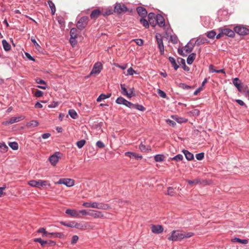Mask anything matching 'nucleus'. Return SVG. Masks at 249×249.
<instances>
[{
	"instance_id": "nucleus-1",
	"label": "nucleus",
	"mask_w": 249,
	"mask_h": 249,
	"mask_svg": "<svg viewBox=\"0 0 249 249\" xmlns=\"http://www.w3.org/2000/svg\"><path fill=\"white\" fill-rule=\"evenodd\" d=\"M28 184L34 187H36L40 188L41 187H44L46 186L50 187V184L49 183V181L47 180H43L39 179L37 180H30Z\"/></svg>"
},
{
	"instance_id": "nucleus-2",
	"label": "nucleus",
	"mask_w": 249,
	"mask_h": 249,
	"mask_svg": "<svg viewBox=\"0 0 249 249\" xmlns=\"http://www.w3.org/2000/svg\"><path fill=\"white\" fill-rule=\"evenodd\" d=\"M184 238L183 236V232L179 231H173L171 235L168 237V239L170 241H180Z\"/></svg>"
},
{
	"instance_id": "nucleus-3",
	"label": "nucleus",
	"mask_w": 249,
	"mask_h": 249,
	"mask_svg": "<svg viewBox=\"0 0 249 249\" xmlns=\"http://www.w3.org/2000/svg\"><path fill=\"white\" fill-rule=\"evenodd\" d=\"M158 48L160 50V53L163 55L164 53V47L163 43L162 37L161 34L157 33L155 36Z\"/></svg>"
},
{
	"instance_id": "nucleus-4",
	"label": "nucleus",
	"mask_w": 249,
	"mask_h": 249,
	"mask_svg": "<svg viewBox=\"0 0 249 249\" xmlns=\"http://www.w3.org/2000/svg\"><path fill=\"white\" fill-rule=\"evenodd\" d=\"M235 33L240 36H246L249 34V29L241 25H238L234 28Z\"/></svg>"
},
{
	"instance_id": "nucleus-5",
	"label": "nucleus",
	"mask_w": 249,
	"mask_h": 249,
	"mask_svg": "<svg viewBox=\"0 0 249 249\" xmlns=\"http://www.w3.org/2000/svg\"><path fill=\"white\" fill-rule=\"evenodd\" d=\"M89 21V18L87 16L81 17L77 23V28L80 30H82L87 26Z\"/></svg>"
},
{
	"instance_id": "nucleus-6",
	"label": "nucleus",
	"mask_w": 249,
	"mask_h": 249,
	"mask_svg": "<svg viewBox=\"0 0 249 249\" xmlns=\"http://www.w3.org/2000/svg\"><path fill=\"white\" fill-rule=\"evenodd\" d=\"M128 11V9L124 4L116 3L114 7V11L118 14L125 13Z\"/></svg>"
},
{
	"instance_id": "nucleus-7",
	"label": "nucleus",
	"mask_w": 249,
	"mask_h": 249,
	"mask_svg": "<svg viewBox=\"0 0 249 249\" xmlns=\"http://www.w3.org/2000/svg\"><path fill=\"white\" fill-rule=\"evenodd\" d=\"M103 69V66L101 62L96 63L90 73V75L93 74H99Z\"/></svg>"
},
{
	"instance_id": "nucleus-8",
	"label": "nucleus",
	"mask_w": 249,
	"mask_h": 249,
	"mask_svg": "<svg viewBox=\"0 0 249 249\" xmlns=\"http://www.w3.org/2000/svg\"><path fill=\"white\" fill-rule=\"evenodd\" d=\"M57 183L64 184L67 187H71L74 184V180L71 178H61Z\"/></svg>"
},
{
	"instance_id": "nucleus-9",
	"label": "nucleus",
	"mask_w": 249,
	"mask_h": 249,
	"mask_svg": "<svg viewBox=\"0 0 249 249\" xmlns=\"http://www.w3.org/2000/svg\"><path fill=\"white\" fill-rule=\"evenodd\" d=\"M147 17L148 21L151 26L153 27H155L156 25V15L153 12H151L149 13Z\"/></svg>"
},
{
	"instance_id": "nucleus-10",
	"label": "nucleus",
	"mask_w": 249,
	"mask_h": 249,
	"mask_svg": "<svg viewBox=\"0 0 249 249\" xmlns=\"http://www.w3.org/2000/svg\"><path fill=\"white\" fill-rule=\"evenodd\" d=\"M66 213L74 218H81V216L79 214L78 211L73 209H67L65 212Z\"/></svg>"
},
{
	"instance_id": "nucleus-11",
	"label": "nucleus",
	"mask_w": 249,
	"mask_h": 249,
	"mask_svg": "<svg viewBox=\"0 0 249 249\" xmlns=\"http://www.w3.org/2000/svg\"><path fill=\"white\" fill-rule=\"evenodd\" d=\"M151 231L152 232L156 234H160L163 232V228L161 225H152L151 226Z\"/></svg>"
},
{
	"instance_id": "nucleus-12",
	"label": "nucleus",
	"mask_w": 249,
	"mask_h": 249,
	"mask_svg": "<svg viewBox=\"0 0 249 249\" xmlns=\"http://www.w3.org/2000/svg\"><path fill=\"white\" fill-rule=\"evenodd\" d=\"M156 25L158 24L160 27L165 26V19L160 14L156 15Z\"/></svg>"
},
{
	"instance_id": "nucleus-13",
	"label": "nucleus",
	"mask_w": 249,
	"mask_h": 249,
	"mask_svg": "<svg viewBox=\"0 0 249 249\" xmlns=\"http://www.w3.org/2000/svg\"><path fill=\"white\" fill-rule=\"evenodd\" d=\"M22 116L13 117L11 118L9 120L4 121L2 123V124L5 125H7L9 124H13L15 123L18 122Z\"/></svg>"
},
{
	"instance_id": "nucleus-14",
	"label": "nucleus",
	"mask_w": 249,
	"mask_h": 249,
	"mask_svg": "<svg viewBox=\"0 0 249 249\" xmlns=\"http://www.w3.org/2000/svg\"><path fill=\"white\" fill-rule=\"evenodd\" d=\"M136 11H137L138 14L141 18H146V17L147 15V12L145 8L142 7V6H138L136 8Z\"/></svg>"
},
{
	"instance_id": "nucleus-15",
	"label": "nucleus",
	"mask_w": 249,
	"mask_h": 249,
	"mask_svg": "<svg viewBox=\"0 0 249 249\" xmlns=\"http://www.w3.org/2000/svg\"><path fill=\"white\" fill-rule=\"evenodd\" d=\"M67 227L70 228H75L78 229H82L85 227L82 224L78 223L74 221L68 223Z\"/></svg>"
},
{
	"instance_id": "nucleus-16",
	"label": "nucleus",
	"mask_w": 249,
	"mask_h": 249,
	"mask_svg": "<svg viewBox=\"0 0 249 249\" xmlns=\"http://www.w3.org/2000/svg\"><path fill=\"white\" fill-rule=\"evenodd\" d=\"M101 11L99 9H96L92 11L90 15V18L91 19H96L100 15H101Z\"/></svg>"
},
{
	"instance_id": "nucleus-17",
	"label": "nucleus",
	"mask_w": 249,
	"mask_h": 249,
	"mask_svg": "<svg viewBox=\"0 0 249 249\" xmlns=\"http://www.w3.org/2000/svg\"><path fill=\"white\" fill-rule=\"evenodd\" d=\"M89 212H90L89 213V215H90L94 218H102L104 217V215L102 214V213L101 212L99 211H96L94 210H90Z\"/></svg>"
},
{
	"instance_id": "nucleus-18",
	"label": "nucleus",
	"mask_w": 249,
	"mask_h": 249,
	"mask_svg": "<svg viewBox=\"0 0 249 249\" xmlns=\"http://www.w3.org/2000/svg\"><path fill=\"white\" fill-rule=\"evenodd\" d=\"M222 33H224V35H225L229 37H232L235 35L234 30L233 31L229 28H222Z\"/></svg>"
},
{
	"instance_id": "nucleus-19",
	"label": "nucleus",
	"mask_w": 249,
	"mask_h": 249,
	"mask_svg": "<svg viewBox=\"0 0 249 249\" xmlns=\"http://www.w3.org/2000/svg\"><path fill=\"white\" fill-rule=\"evenodd\" d=\"M193 40L194 39H192L184 47L185 51L187 53H191L195 47V44L192 42Z\"/></svg>"
},
{
	"instance_id": "nucleus-20",
	"label": "nucleus",
	"mask_w": 249,
	"mask_h": 249,
	"mask_svg": "<svg viewBox=\"0 0 249 249\" xmlns=\"http://www.w3.org/2000/svg\"><path fill=\"white\" fill-rule=\"evenodd\" d=\"M36 83L38 84L43 85V86L38 85L37 86V88L42 89H47V83L44 80L40 78H37L36 79Z\"/></svg>"
},
{
	"instance_id": "nucleus-21",
	"label": "nucleus",
	"mask_w": 249,
	"mask_h": 249,
	"mask_svg": "<svg viewBox=\"0 0 249 249\" xmlns=\"http://www.w3.org/2000/svg\"><path fill=\"white\" fill-rule=\"evenodd\" d=\"M208 42V41L207 38L203 37H199L196 39L194 44H195V46H199L200 45L207 43Z\"/></svg>"
},
{
	"instance_id": "nucleus-22",
	"label": "nucleus",
	"mask_w": 249,
	"mask_h": 249,
	"mask_svg": "<svg viewBox=\"0 0 249 249\" xmlns=\"http://www.w3.org/2000/svg\"><path fill=\"white\" fill-rule=\"evenodd\" d=\"M124 154L125 156L128 157L130 158H135L137 160L142 159V156L141 155H139L132 152H125Z\"/></svg>"
},
{
	"instance_id": "nucleus-23",
	"label": "nucleus",
	"mask_w": 249,
	"mask_h": 249,
	"mask_svg": "<svg viewBox=\"0 0 249 249\" xmlns=\"http://www.w3.org/2000/svg\"><path fill=\"white\" fill-rule=\"evenodd\" d=\"M49 160L51 163L54 166L58 162L59 157L56 155V154L55 153L53 155L49 157Z\"/></svg>"
},
{
	"instance_id": "nucleus-24",
	"label": "nucleus",
	"mask_w": 249,
	"mask_h": 249,
	"mask_svg": "<svg viewBox=\"0 0 249 249\" xmlns=\"http://www.w3.org/2000/svg\"><path fill=\"white\" fill-rule=\"evenodd\" d=\"M221 13L220 15L219 16V21H226L229 18V16L228 15V12L226 11H221L220 12Z\"/></svg>"
},
{
	"instance_id": "nucleus-25",
	"label": "nucleus",
	"mask_w": 249,
	"mask_h": 249,
	"mask_svg": "<svg viewBox=\"0 0 249 249\" xmlns=\"http://www.w3.org/2000/svg\"><path fill=\"white\" fill-rule=\"evenodd\" d=\"M178 63L182 65V68L184 71H188L190 70V68L186 65L185 61L184 59L178 57Z\"/></svg>"
},
{
	"instance_id": "nucleus-26",
	"label": "nucleus",
	"mask_w": 249,
	"mask_h": 249,
	"mask_svg": "<svg viewBox=\"0 0 249 249\" xmlns=\"http://www.w3.org/2000/svg\"><path fill=\"white\" fill-rule=\"evenodd\" d=\"M182 152L184 154V155H185L186 159L188 160H194V155L192 153H191L189 151H188L187 150H183Z\"/></svg>"
},
{
	"instance_id": "nucleus-27",
	"label": "nucleus",
	"mask_w": 249,
	"mask_h": 249,
	"mask_svg": "<svg viewBox=\"0 0 249 249\" xmlns=\"http://www.w3.org/2000/svg\"><path fill=\"white\" fill-rule=\"evenodd\" d=\"M109 208V206L104 203H96V209L107 210Z\"/></svg>"
},
{
	"instance_id": "nucleus-28",
	"label": "nucleus",
	"mask_w": 249,
	"mask_h": 249,
	"mask_svg": "<svg viewBox=\"0 0 249 249\" xmlns=\"http://www.w3.org/2000/svg\"><path fill=\"white\" fill-rule=\"evenodd\" d=\"M233 84L234 86L237 89L238 91H240V88L242 86L240 79L238 78H235L233 80Z\"/></svg>"
},
{
	"instance_id": "nucleus-29",
	"label": "nucleus",
	"mask_w": 249,
	"mask_h": 249,
	"mask_svg": "<svg viewBox=\"0 0 249 249\" xmlns=\"http://www.w3.org/2000/svg\"><path fill=\"white\" fill-rule=\"evenodd\" d=\"M168 59L170 62L171 63L172 66L174 67V70H177L179 68V66L176 63L175 58L172 56H169Z\"/></svg>"
},
{
	"instance_id": "nucleus-30",
	"label": "nucleus",
	"mask_w": 249,
	"mask_h": 249,
	"mask_svg": "<svg viewBox=\"0 0 249 249\" xmlns=\"http://www.w3.org/2000/svg\"><path fill=\"white\" fill-rule=\"evenodd\" d=\"M240 92L242 93L246 97L249 96V90L247 86L243 87L242 85L240 88Z\"/></svg>"
},
{
	"instance_id": "nucleus-31",
	"label": "nucleus",
	"mask_w": 249,
	"mask_h": 249,
	"mask_svg": "<svg viewBox=\"0 0 249 249\" xmlns=\"http://www.w3.org/2000/svg\"><path fill=\"white\" fill-rule=\"evenodd\" d=\"M139 148L141 150V151L142 152H149L151 150V147L150 146H145V145L143 144L142 143H141L139 145Z\"/></svg>"
},
{
	"instance_id": "nucleus-32",
	"label": "nucleus",
	"mask_w": 249,
	"mask_h": 249,
	"mask_svg": "<svg viewBox=\"0 0 249 249\" xmlns=\"http://www.w3.org/2000/svg\"><path fill=\"white\" fill-rule=\"evenodd\" d=\"M111 95V93L105 94H101L99 97L97 98L96 101L98 102H101L103 100H105L106 99L109 98Z\"/></svg>"
},
{
	"instance_id": "nucleus-33",
	"label": "nucleus",
	"mask_w": 249,
	"mask_h": 249,
	"mask_svg": "<svg viewBox=\"0 0 249 249\" xmlns=\"http://www.w3.org/2000/svg\"><path fill=\"white\" fill-rule=\"evenodd\" d=\"M57 21L61 29H64L65 26V21L64 18L61 16H58L57 18Z\"/></svg>"
},
{
	"instance_id": "nucleus-34",
	"label": "nucleus",
	"mask_w": 249,
	"mask_h": 249,
	"mask_svg": "<svg viewBox=\"0 0 249 249\" xmlns=\"http://www.w3.org/2000/svg\"><path fill=\"white\" fill-rule=\"evenodd\" d=\"M96 203L95 202H84L83 203V206L86 208H96Z\"/></svg>"
},
{
	"instance_id": "nucleus-35",
	"label": "nucleus",
	"mask_w": 249,
	"mask_h": 249,
	"mask_svg": "<svg viewBox=\"0 0 249 249\" xmlns=\"http://www.w3.org/2000/svg\"><path fill=\"white\" fill-rule=\"evenodd\" d=\"M196 58V53H192L190 54L187 58V63L189 65H191L193 63V61Z\"/></svg>"
},
{
	"instance_id": "nucleus-36",
	"label": "nucleus",
	"mask_w": 249,
	"mask_h": 249,
	"mask_svg": "<svg viewBox=\"0 0 249 249\" xmlns=\"http://www.w3.org/2000/svg\"><path fill=\"white\" fill-rule=\"evenodd\" d=\"M2 44L3 49L5 51H8L11 50V47L10 45L5 39L2 40Z\"/></svg>"
},
{
	"instance_id": "nucleus-37",
	"label": "nucleus",
	"mask_w": 249,
	"mask_h": 249,
	"mask_svg": "<svg viewBox=\"0 0 249 249\" xmlns=\"http://www.w3.org/2000/svg\"><path fill=\"white\" fill-rule=\"evenodd\" d=\"M48 5H49L51 10L52 14L53 15H54L55 14V11H56V8H55V6L54 4L51 0H49L48 1Z\"/></svg>"
},
{
	"instance_id": "nucleus-38",
	"label": "nucleus",
	"mask_w": 249,
	"mask_h": 249,
	"mask_svg": "<svg viewBox=\"0 0 249 249\" xmlns=\"http://www.w3.org/2000/svg\"><path fill=\"white\" fill-rule=\"evenodd\" d=\"M172 117L176 120L178 123H186L187 122V119L184 118L178 117L177 116H172Z\"/></svg>"
},
{
	"instance_id": "nucleus-39",
	"label": "nucleus",
	"mask_w": 249,
	"mask_h": 249,
	"mask_svg": "<svg viewBox=\"0 0 249 249\" xmlns=\"http://www.w3.org/2000/svg\"><path fill=\"white\" fill-rule=\"evenodd\" d=\"M140 22L145 28H149L150 23L149 21L145 19V18H141Z\"/></svg>"
},
{
	"instance_id": "nucleus-40",
	"label": "nucleus",
	"mask_w": 249,
	"mask_h": 249,
	"mask_svg": "<svg viewBox=\"0 0 249 249\" xmlns=\"http://www.w3.org/2000/svg\"><path fill=\"white\" fill-rule=\"evenodd\" d=\"M38 125V122L36 120H32L27 123V126L28 127H36Z\"/></svg>"
},
{
	"instance_id": "nucleus-41",
	"label": "nucleus",
	"mask_w": 249,
	"mask_h": 249,
	"mask_svg": "<svg viewBox=\"0 0 249 249\" xmlns=\"http://www.w3.org/2000/svg\"><path fill=\"white\" fill-rule=\"evenodd\" d=\"M232 241L233 242H238L243 244H247L248 243V239H241L237 237H235L232 239Z\"/></svg>"
},
{
	"instance_id": "nucleus-42",
	"label": "nucleus",
	"mask_w": 249,
	"mask_h": 249,
	"mask_svg": "<svg viewBox=\"0 0 249 249\" xmlns=\"http://www.w3.org/2000/svg\"><path fill=\"white\" fill-rule=\"evenodd\" d=\"M102 14L101 15L104 17L108 16L113 14V10L110 9H107L105 11H101Z\"/></svg>"
},
{
	"instance_id": "nucleus-43",
	"label": "nucleus",
	"mask_w": 249,
	"mask_h": 249,
	"mask_svg": "<svg viewBox=\"0 0 249 249\" xmlns=\"http://www.w3.org/2000/svg\"><path fill=\"white\" fill-rule=\"evenodd\" d=\"M164 156L162 154H158L154 156L155 160L156 162H161L164 160Z\"/></svg>"
},
{
	"instance_id": "nucleus-44",
	"label": "nucleus",
	"mask_w": 249,
	"mask_h": 249,
	"mask_svg": "<svg viewBox=\"0 0 249 249\" xmlns=\"http://www.w3.org/2000/svg\"><path fill=\"white\" fill-rule=\"evenodd\" d=\"M69 114L71 117L73 119H76L78 117V115L74 109H70L69 110Z\"/></svg>"
},
{
	"instance_id": "nucleus-45",
	"label": "nucleus",
	"mask_w": 249,
	"mask_h": 249,
	"mask_svg": "<svg viewBox=\"0 0 249 249\" xmlns=\"http://www.w3.org/2000/svg\"><path fill=\"white\" fill-rule=\"evenodd\" d=\"M34 241L39 243L42 247H44L47 243V240H43L41 238H35Z\"/></svg>"
},
{
	"instance_id": "nucleus-46",
	"label": "nucleus",
	"mask_w": 249,
	"mask_h": 249,
	"mask_svg": "<svg viewBox=\"0 0 249 249\" xmlns=\"http://www.w3.org/2000/svg\"><path fill=\"white\" fill-rule=\"evenodd\" d=\"M77 30L75 28H72L70 31V37H77Z\"/></svg>"
},
{
	"instance_id": "nucleus-47",
	"label": "nucleus",
	"mask_w": 249,
	"mask_h": 249,
	"mask_svg": "<svg viewBox=\"0 0 249 249\" xmlns=\"http://www.w3.org/2000/svg\"><path fill=\"white\" fill-rule=\"evenodd\" d=\"M207 36L210 39H213L216 36V32L213 30L208 32L206 34Z\"/></svg>"
},
{
	"instance_id": "nucleus-48",
	"label": "nucleus",
	"mask_w": 249,
	"mask_h": 249,
	"mask_svg": "<svg viewBox=\"0 0 249 249\" xmlns=\"http://www.w3.org/2000/svg\"><path fill=\"white\" fill-rule=\"evenodd\" d=\"M133 108L141 111H144L146 109L145 107H144L143 106L138 104H134Z\"/></svg>"
},
{
	"instance_id": "nucleus-49",
	"label": "nucleus",
	"mask_w": 249,
	"mask_h": 249,
	"mask_svg": "<svg viewBox=\"0 0 249 249\" xmlns=\"http://www.w3.org/2000/svg\"><path fill=\"white\" fill-rule=\"evenodd\" d=\"M183 159V157L181 154H178L172 158V160L177 161H181Z\"/></svg>"
},
{
	"instance_id": "nucleus-50",
	"label": "nucleus",
	"mask_w": 249,
	"mask_h": 249,
	"mask_svg": "<svg viewBox=\"0 0 249 249\" xmlns=\"http://www.w3.org/2000/svg\"><path fill=\"white\" fill-rule=\"evenodd\" d=\"M129 92H127V96H126L128 98H131L132 97L135 96L136 94L134 92V88H130L129 89Z\"/></svg>"
},
{
	"instance_id": "nucleus-51",
	"label": "nucleus",
	"mask_w": 249,
	"mask_h": 249,
	"mask_svg": "<svg viewBox=\"0 0 249 249\" xmlns=\"http://www.w3.org/2000/svg\"><path fill=\"white\" fill-rule=\"evenodd\" d=\"M9 145L13 150H17L18 148V143L15 142H10Z\"/></svg>"
},
{
	"instance_id": "nucleus-52",
	"label": "nucleus",
	"mask_w": 249,
	"mask_h": 249,
	"mask_svg": "<svg viewBox=\"0 0 249 249\" xmlns=\"http://www.w3.org/2000/svg\"><path fill=\"white\" fill-rule=\"evenodd\" d=\"M126 99H125L124 98L122 97H119L117 98L116 100V103L120 105H124Z\"/></svg>"
},
{
	"instance_id": "nucleus-53",
	"label": "nucleus",
	"mask_w": 249,
	"mask_h": 249,
	"mask_svg": "<svg viewBox=\"0 0 249 249\" xmlns=\"http://www.w3.org/2000/svg\"><path fill=\"white\" fill-rule=\"evenodd\" d=\"M175 194V193L174 191V188L171 187H168L167 188V192L166 193V195H169L170 196H173Z\"/></svg>"
},
{
	"instance_id": "nucleus-54",
	"label": "nucleus",
	"mask_w": 249,
	"mask_h": 249,
	"mask_svg": "<svg viewBox=\"0 0 249 249\" xmlns=\"http://www.w3.org/2000/svg\"><path fill=\"white\" fill-rule=\"evenodd\" d=\"M86 141L85 140H81L78 141L76 142V145L79 148H82L86 143Z\"/></svg>"
},
{
	"instance_id": "nucleus-55",
	"label": "nucleus",
	"mask_w": 249,
	"mask_h": 249,
	"mask_svg": "<svg viewBox=\"0 0 249 249\" xmlns=\"http://www.w3.org/2000/svg\"><path fill=\"white\" fill-rule=\"evenodd\" d=\"M8 147L4 143H0V151L4 152L7 151Z\"/></svg>"
},
{
	"instance_id": "nucleus-56",
	"label": "nucleus",
	"mask_w": 249,
	"mask_h": 249,
	"mask_svg": "<svg viewBox=\"0 0 249 249\" xmlns=\"http://www.w3.org/2000/svg\"><path fill=\"white\" fill-rule=\"evenodd\" d=\"M179 87L184 89H190L193 88V87L187 85L184 83H180L179 84Z\"/></svg>"
},
{
	"instance_id": "nucleus-57",
	"label": "nucleus",
	"mask_w": 249,
	"mask_h": 249,
	"mask_svg": "<svg viewBox=\"0 0 249 249\" xmlns=\"http://www.w3.org/2000/svg\"><path fill=\"white\" fill-rule=\"evenodd\" d=\"M121 88L122 90V93L124 95L127 96L128 91L125 88V85L124 84H121Z\"/></svg>"
},
{
	"instance_id": "nucleus-58",
	"label": "nucleus",
	"mask_w": 249,
	"mask_h": 249,
	"mask_svg": "<svg viewBox=\"0 0 249 249\" xmlns=\"http://www.w3.org/2000/svg\"><path fill=\"white\" fill-rule=\"evenodd\" d=\"M76 38L77 37H70V42L72 47H74L75 45L77 44V42L76 40Z\"/></svg>"
},
{
	"instance_id": "nucleus-59",
	"label": "nucleus",
	"mask_w": 249,
	"mask_h": 249,
	"mask_svg": "<svg viewBox=\"0 0 249 249\" xmlns=\"http://www.w3.org/2000/svg\"><path fill=\"white\" fill-rule=\"evenodd\" d=\"M196 157L197 160H202L203 159L204 157V153L203 152L199 153L198 154H196Z\"/></svg>"
},
{
	"instance_id": "nucleus-60",
	"label": "nucleus",
	"mask_w": 249,
	"mask_h": 249,
	"mask_svg": "<svg viewBox=\"0 0 249 249\" xmlns=\"http://www.w3.org/2000/svg\"><path fill=\"white\" fill-rule=\"evenodd\" d=\"M124 105L130 108H132L134 107V104L126 100Z\"/></svg>"
},
{
	"instance_id": "nucleus-61",
	"label": "nucleus",
	"mask_w": 249,
	"mask_h": 249,
	"mask_svg": "<svg viewBox=\"0 0 249 249\" xmlns=\"http://www.w3.org/2000/svg\"><path fill=\"white\" fill-rule=\"evenodd\" d=\"M158 94L162 98H165L167 96H166V94L165 93V92L163 91H162V90L160 89H158Z\"/></svg>"
},
{
	"instance_id": "nucleus-62",
	"label": "nucleus",
	"mask_w": 249,
	"mask_h": 249,
	"mask_svg": "<svg viewBox=\"0 0 249 249\" xmlns=\"http://www.w3.org/2000/svg\"><path fill=\"white\" fill-rule=\"evenodd\" d=\"M194 235V233L192 232L183 233V236H184V238H190V237L193 236Z\"/></svg>"
},
{
	"instance_id": "nucleus-63",
	"label": "nucleus",
	"mask_w": 249,
	"mask_h": 249,
	"mask_svg": "<svg viewBox=\"0 0 249 249\" xmlns=\"http://www.w3.org/2000/svg\"><path fill=\"white\" fill-rule=\"evenodd\" d=\"M96 145L99 148H103L105 146L104 143L101 141H97Z\"/></svg>"
},
{
	"instance_id": "nucleus-64",
	"label": "nucleus",
	"mask_w": 249,
	"mask_h": 249,
	"mask_svg": "<svg viewBox=\"0 0 249 249\" xmlns=\"http://www.w3.org/2000/svg\"><path fill=\"white\" fill-rule=\"evenodd\" d=\"M43 92L41 90H37L35 93V96L36 97H40L42 96Z\"/></svg>"
}]
</instances>
